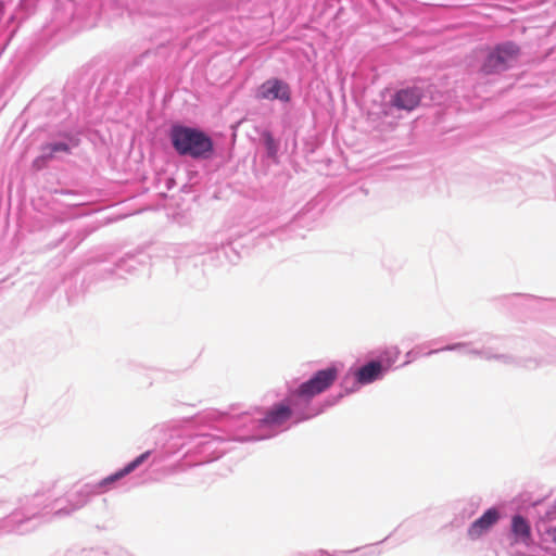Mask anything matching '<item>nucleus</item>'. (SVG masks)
<instances>
[{
    "instance_id": "2",
    "label": "nucleus",
    "mask_w": 556,
    "mask_h": 556,
    "mask_svg": "<svg viewBox=\"0 0 556 556\" xmlns=\"http://www.w3.org/2000/svg\"><path fill=\"white\" fill-rule=\"evenodd\" d=\"M519 48L513 42H505L491 50L481 66L485 75L507 70L518 58Z\"/></svg>"
},
{
    "instance_id": "8",
    "label": "nucleus",
    "mask_w": 556,
    "mask_h": 556,
    "mask_svg": "<svg viewBox=\"0 0 556 556\" xmlns=\"http://www.w3.org/2000/svg\"><path fill=\"white\" fill-rule=\"evenodd\" d=\"M511 532L515 542L528 544L531 541V528L529 522L521 516H514L511 519Z\"/></svg>"
},
{
    "instance_id": "6",
    "label": "nucleus",
    "mask_w": 556,
    "mask_h": 556,
    "mask_svg": "<svg viewBox=\"0 0 556 556\" xmlns=\"http://www.w3.org/2000/svg\"><path fill=\"white\" fill-rule=\"evenodd\" d=\"M421 94L418 89L407 88L395 94L393 103L399 109L412 111L419 104Z\"/></svg>"
},
{
    "instance_id": "14",
    "label": "nucleus",
    "mask_w": 556,
    "mask_h": 556,
    "mask_svg": "<svg viewBox=\"0 0 556 556\" xmlns=\"http://www.w3.org/2000/svg\"><path fill=\"white\" fill-rule=\"evenodd\" d=\"M546 535L556 544V528L547 530Z\"/></svg>"
},
{
    "instance_id": "5",
    "label": "nucleus",
    "mask_w": 556,
    "mask_h": 556,
    "mask_svg": "<svg viewBox=\"0 0 556 556\" xmlns=\"http://www.w3.org/2000/svg\"><path fill=\"white\" fill-rule=\"evenodd\" d=\"M500 514L497 509H488L479 519H477L468 529V536L477 540L488 532L498 520Z\"/></svg>"
},
{
    "instance_id": "4",
    "label": "nucleus",
    "mask_w": 556,
    "mask_h": 556,
    "mask_svg": "<svg viewBox=\"0 0 556 556\" xmlns=\"http://www.w3.org/2000/svg\"><path fill=\"white\" fill-rule=\"evenodd\" d=\"M290 87L287 83L270 78L264 81L256 90L255 97L260 100H280L282 102L290 101Z\"/></svg>"
},
{
    "instance_id": "3",
    "label": "nucleus",
    "mask_w": 556,
    "mask_h": 556,
    "mask_svg": "<svg viewBox=\"0 0 556 556\" xmlns=\"http://www.w3.org/2000/svg\"><path fill=\"white\" fill-rule=\"evenodd\" d=\"M338 378V369L336 367H328L318 370L309 380L303 382L295 394L298 396L311 400L312 397L328 390Z\"/></svg>"
},
{
    "instance_id": "7",
    "label": "nucleus",
    "mask_w": 556,
    "mask_h": 556,
    "mask_svg": "<svg viewBox=\"0 0 556 556\" xmlns=\"http://www.w3.org/2000/svg\"><path fill=\"white\" fill-rule=\"evenodd\" d=\"M291 415L292 410L288 405L277 404L267 412L262 422L267 426H281Z\"/></svg>"
},
{
    "instance_id": "13",
    "label": "nucleus",
    "mask_w": 556,
    "mask_h": 556,
    "mask_svg": "<svg viewBox=\"0 0 556 556\" xmlns=\"http://www.w3.org/2000/svg\"><path fill=\"white\" fill-rule=\"evenodd\" d=\"M48 161H49V159H48V157H45V152H43L41 156L37 157V159L34 161L33 165H34V167H35L36 169H41V168L46 165V163H47Z\"/></svg>"
},
{
    "instance_id": "10",
    "label": "nucleus",
    "mask_w": 556,
    "mask_h": 556,
    "mask_svg": "<svg viewBox=\"0 0 556 556\" xmlns=\"http://www.w3.org/2000/svg\"><path fill=\"white\" fill-rule=\"evenodd\" d=\"M149 456V452H146L138 456L136 459H134L131 463H129L124 469L116 472L114 476L110 477L109 480L114 481L116 479H119L128 473H130L132 470H135L139 465H141Z\"/></svg>"
},
{
    "instance_id": "12",
    "label": "nucleus",
    "mask_w": 556,
    "mask_h": 556,
    "mask_svg": "<svg viewBox=\"0 0 556 556\" xmlns=\"http://www.w3.org/2000/svg\"><path fill=\"white\" fill-rule=\"evenodd\" d=\"M45 151V157H48L49 160L54 157V154L58 152H68L70 148L66 143L59 142L53 144H48L43 148Z\"/></svg>"
},
{
    "instance_id": "1",
    "label": "nucleus",
    "mask_w": 556,
    "mask_h": 556,
    "mask_svg": "<svg viewBox=\"0 0 556 556\" xmlns=\"http://www.w3.org/2000/svg\"><path fill=\"white\" fill-rule=\"evenodd\" d=\"M172 144L180 155H189L194 159L207 157L213 151V141L203 131L175 125L169 134Z\"/></svg>"
},
{
    "instance_id": "11",
    "label": "nucleus",
    "mask_w": 556,
    "mask_h": 556,
    "mask_svg": "<svg viewBox=\"0 0 556 556\" xmlns=\"http://www.w3.org/2000/svg\"><path fill=\"white\" fill-rule=\"evenodd\" d=\"M262 138L264 140V144H265L268 156L276 157L277 152H278V143L275 141L271 134L269 131H264L262 134Z\"/></svg>"
},
{
    "instance_id": "9",
    "label": "nucleus",
    "mask_w": 556,
    "mask_h": 556,
    "mask_svg": "<svg viewBox=\"0 0 556 556\" xmlns=\"http://www.w3.org/2000/svg\"><path fill=\"white\" fill-rule=\"evenodd\" d=\"M381 370L382 366L379 362H370L357 370L356 379L362 384L370 383L379 377Z\"/></svg>"
}]
</instances>
